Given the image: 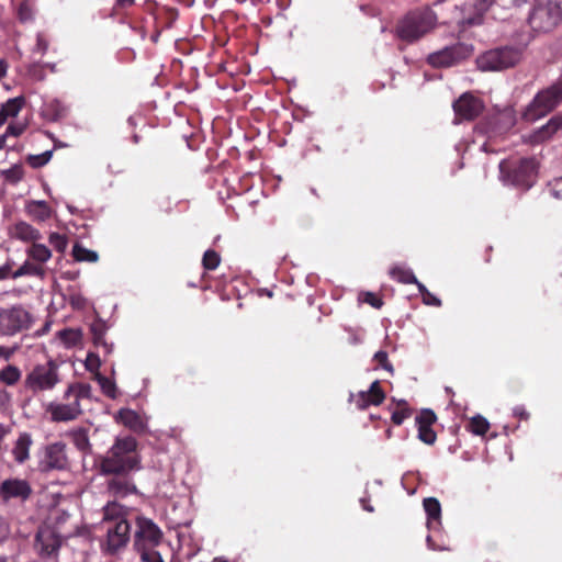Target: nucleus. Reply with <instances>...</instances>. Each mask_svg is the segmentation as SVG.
I'll return each instance as SVG.
<instances>
[{
  "label": "nucleus",
  "instance_id": "nucleus-59",
  "mask_svg": "<svg viewBox=\"0 0 562 562\" xmlns=\"http://www.w3.org/2000/svg\"><path fill=\"white\" fill-rule=\"evenodd\" d=\"M135 0H115V9H127L134 4Z\"/></svg>",
  "mask_w": 562,
  "mask_h": 562
},
{
  "label": "nucleus",
  "instance_id": "nucleus-2",
  "mask_svg": "<svg viewBox=\"0 0 562 562\" xmlns=\"http://www.w3.org/2000/svg\"><path fill=\"white\" fill-rule=\"evenodd\" d=\"M525 46L508 44L483 52L476 58L481 71H504L516 67L524 59Z\"/></svg>",
  "mask_w": 562,
  "mask_h": 562
},
{
  "label": "nucleus",
  "instance_id": "nucleus-60",
  "mask_svg": "<svg viewBox=\"0 0 562 562\" xmlns=\"http://www.w3.org/2000/svg\"><path fill=\"white\" fill-rule=\"evenodd\" d=\"M70 304H71L74 307L80 308V307H83V305H85V300H83L80 295H72V296L70 297Z\"/></svg>",
  "mask_w": 562,
  "mask_h": 562
},
{
  "label": "nucleus",
  "instance_id": "nucleus-28",
  "mask_svg": "<svg viewBox=\"0 0 562 562\" xmlns=\"http://www.w3.org/2000/svg\"><path fill=\"white\" fill-rule=\"evenodd\" d=\"M29 258L32 260L44 263L52 257V251L48 247L37 241H34L26 250Z\"/></svg>",
  "mask_w": 562,
  "mask_h": 562
},
{
  "label": "nucleus",
  "instance_id": "nucleus-41",
  "mask_svg": "<svg viewBox=\"0 0 562 562\" xmlns=\"http://www.w3.org/2000/svg\"><path fill=\"white\" fill-rule=\"evenodd\" d=\"M221 263V256L214 249H207L202 257V266L205 270H215Z\"/></svg>",
  "mask_w": 562,
  "mask_h": 562
},
{
  "label": "nucleus",
  "instance_id": "nucleus-63",
  "mask_svg": "<svg viewBox=\"0 0 562 562\" xmlns=\"http://www.w3.org/2000/svg\"><path fill=\"white\" fill-rule=\"evenodd\" d=\"M413 284H416V286H417V289H418L419 293L422 294V297L424 296V294H426L427 292H429V291L427 290V288H426L422 282H419L418 280H417V282H414Z\"/></svg>",
  "mask_w": 562,
  "mask_h": 562
},
{
  "label": "nucleus",
  "instance_id": "nucleus-9",
  "mask_svg": "<svg viewBox=\"0 0 562 562\" xmlns=\"http://www.w3.org/2000/svg\"><path fill=\"white\" fill-rule=\"evenodd\" d=\"M562 21V0H537L529 15V24L536 32H550Z\"/></svg>",
  "mask_w": 562,
  "mask_h": 562
},
{
  "label": "nucleus",
  "instance_id": "nucleus-55",
  "mask_svg": "<svg viewBox=\"0 0 562 562\" xmlns=\"http://www.w3.org/2000/svg\"><path fill=\"white\" fill-rule=\"evenodd\" d=\"M24 130L25 126L22 124H9L5 131V135L18 137L24 132Z\"/></svg>",
  "mask_w": 562,
  "mask_h": 562
},
{
  "label": "nucleus",
  "instance_id": "nucleus-13",
  "mask_svg": "<svg viewBox=\"0 0 562 562\" xmlns=\"http://www.w3.org/2000/svg\"><path fill=\"white\" fill-rule=\"evenodd\" d=\"M43 471L65 470L68 467L66 445L61 441L49 443L44 449V457L40 463Z\"/></svg>",
  "mask_w": 562,
  "mask_h": 562
},
{
  "label": "nucleus",
  "instance_id": "nucleus-16",
  "mask_svg": "<svg viewBox=\"0 0 562 562\" xmlns=\"http://www.w3.org/2000/svg\"><path fill=\"white\" fill-rule=\"evenodd\" d=\"M385 400V392L383 391L380 381L371 383L368 391H360L357 395L350 394L349 401H355L356 407L360 411L367 409L370 405H381Z\"/></svg>",
  "mask_w": 562,
  "mask_h": 562
},
{
  "label": "nucleus",
  "instance_id": "nucleus-4",
  "mask_svg": "<svg viewBox=\"0 0 562 562\" xmlns=\"http://www.w3.org/2000/svg\"><path fill=\"white\" fill-rule=\"evenodd\" d=\"M562 103V75L552 82L549 87L540 90L533 97L532 101L528 104L522 113V119L526 122H535Z\"/></svg>",
  "mask_w": 562,
  "mask_h": 562
},
{
  "label": "nucleus",
  "instance_id": "nucleus-42",
  "mask_svg": "<svg viewBox=\"0 0 562 562\" xmlns=\"http://www.w3.org/2000/svg\"><path fill=\"white\" fill-rule=\"evenodd\" d=\"M59 339L67 346H75L81 339V333L79 329L65 328L58 331Z\"/></svg>",
  "mask_w": 562,
  "mask_h": 562
},
{
  "label": "nucleus",
  "instance_id": "nucleus-6",
  "mask_svg": "<svg viewBox=\"0 0 562 562\" xmlns=\"http://www.w3.org/2000/svg\"><path fill=\"white\" fill-rule=\"evenodd\" d=\"M34 316L23 304H12L0 308V336L15 337L30 330Z\"/></svg>",
  "mask_w": 562,
  "mask_h": 562
},
{
  "label": "nucleus",
  "instance_id": "nucleus-5",
  "mask_svg": "<svg viewBox=\"0 0 562 562\" xmlns=\"http://www.w3.org/2000/svg\"><path fill=\"white\" fill-rule=\"evenodd\" d=\"M443 3L450 7L449 0H445ZM493 4L509 8L507 0H475L470 5L453 3L451 7L454 8V14L443 23H456L463 29L481 25L484 21V14Z\"/></svg>",
  "mask_w": 562,
  "mask_h": 562
},
{
  "label": "nucleus",
  "instance_id": "nucleus-36",
  "mask_svg": "<svg viewBox=\"0 0 562 562\" xmlns=\"http://www.w3.org/2000/svg\"><path fill=\"white\" fill-rule=\"evenodd\" d=\"M21 379V371L18 367L8 364L0 371V382L5 385H14Z\"/></svg>",
  "mask_w": 562,
  "mask_h": 562
},
{
  "label": "nucleus",
  "instance_id": "nucleus-32",
  "mask_svg": "<svg viewBox=\"0 0 562 562\" xmlns=\"http://www.w3.org/2000/svg\"><path fill=\"white\" fill-rule=\"evenodd\" d=\"M121 519H126L124 517V508L122 505L113 502V503H109L103 508V521L113 522V525H114L116 521H119Z\"/></svg>",
  "mask_w": 562,
  "mask_h": 562
},
{
  "label": "nucleus",
  "instance_id": "nucleus-35",
  "mask_svg": "<svg viewBox=\"0 0 562 562\" xmlns=\"http://www.w3.org/2000/svg\"><path fill=\"white\" fill-rule=\"evenodd\" d=\"M72 257L76 261L95 262L99 256L95 251L85 248L81 244L76 243L72 247Z\"/></svg>",
  "mask_w": 562,
  "mask_h": 562
},
{
  "label": "nucleus",
  "instance_id": "nucleus-45",
  "mask_svg": "<svg viewBox=\"0 0 562 562\" xmlns=\"http://www.w3.org/2000/svg\"><path fill=\"white\" fill-rule=\"evenodd\" d=\"M4 175L7 181L11 183H18L24 178V169L21 165H14L9 168Z\"/></svg>",
  "mask_w": 562,
  "mask_h": 562
},
{
  "label": "nucleus",
  "instance_id": "nucleus-20",
  "mask_svg": "<svg viewBox=\"0 0 562 562\" xmlns=\"http://www.w3.org/2000/svg\"><path fill=\"white\" fill-rule=\"evenodd\" d=\"M108 481V491L116 497H125L136 492V486L130 474H111Z\"/></svg>",
  "mask_w": 562,
  "mask_h": 562
},
{
  "label": "nucleus",
  "instance_id": "nucleus-40",
  "mask_svg": "<svg viewBox=\"0 0 562 562\" xmlns=\"http://www.w3.org/2000/svg\"><path fill=\"white\" fill-rule=\"evenodd\" d=\"M24 105V98L16 97L13 99H9L5 103L2 104L1 110L3 111L7 117H14L22 110Z\"/></svg>",
  "mask_w": 562,
  "mask_h": 562
},
{
  "label": "nucleus",
  "instance_id": "nucleus-11",
  "mask_svg": "<svg viewBox=\"0 0 562 562\" xmlns=\"http://www.w3.org/2000/svg\"><path fill=\"white\" fill-rule=\"evenodd\" d=\"M135 524L134 548L136 551L157 548L161 543L162 531L151 519L137 516Z\"/></svg>",
  "mask_w": 562,
  "mask_h": 562
},
{
  "label": "nucleus",
  "instance_id": "nucleus-25",
  "mask_svg": "<svg viewBox=\"0 0 562 562\" xmlns=\"http://www.w3.org/2000/svg\"><path fill=\"white\" fill-rule=\"evenodd\" d=\"M562 127V116H552L547 124L530 135L532 143H542L550 139Z\"/></svg>",
  "mask_w": 562,
  "mask_h": 562
},
{
  "label": "nucleus",
  "instance_id": "nucleus-33",
  "mask_svg": "<svg viewBox=\"0 0 562 562\" xmlns=\"http://www.w3.org/2000/svg\"><path fill=\"white\" fill-rule=\"evenodd\" d=\"M117 417L123 425L132 429H137L142 425L139 415L130 408L120 409Z\"/></svg>",
  "mask_w": 562,
  "mask_h": 562
},
{
  "label": "nucleus",
  "instance_id": "nucleus-22",
  "mask_svg": "<svg viewBox=\"0 0 562 562\" xmlns=\"http://www.w3.org/2000/svg\"><path fill=\"white\" fill-rule=\"evenodd\" d=\"M9 236L11 238L31 244L38 241L42 238L40 231L24 221H19L10 226Z\"/></svg>",
  "mask_w": 562,
  "mask_h": 562
},
{
  "label": "nucleus",
  "instance_id": "nucleus-57",
  "mask_svg": "<svg viewBox=\"0 0 562 562\" xmlns=\"http://www.w3.org/2000/svg\"><path fill=\"white\" fill-rule=\"evenodd\" d=\"M514 415L519 419L527 420L529 418V413L525 409L524 406H517L514 408Z\"/></svg>",
  "mask_w": 562,
  "mask_h": 562
},
{
  "label": "nucleus",
  "instance_id": "nucleus-62",
  "mask_svg": "<svg viewBox=\"0 0 562 562\" xmlns=\"http://www.w3.org/2000/svg\"><path fill=\"white\" fill-rule=\"evenodd\" d=\"M13 351L7 347L0 346V357L4 359H9L12 356Z\"/></svg>",
  "mask_w": 562,
  "mask_h": 562
},
{
  "label": "nucleus",
  "instance_id": "nucleus-50",
  "mask_svg": "<svg viewBox=\"0 0 562 562\" xmlns=\"http://www.w3.org/2000/svg\"><path fill=\"white\" fill-rule=\"evenodd\" d=\"M374 361L376 362L378 367L386 370L387 372L390 373H393V366L392 363L389 361V356H387V352L384 351V350H379L375 355H374Z\"/></svg>",
  "mask_w": 562,
  "mask_h": 562
},
{
  "label": "nucleus",
  "instance_id": "nucleus-52",
  "mask_svg": "<svg viewBox=\"0 0 562 562\" xmlns=\"http://www.w3.org/2000/svg\"><path fill=\"white\" fill-rule=\"evenodd\" d=\"M158 14L159 15L156 16V19H159L162 14L165 15L167 20V27H170L178 18V11L173 8H162Z\"/></svg>",
  "mask_w": 562,
  "mask_h": 562
},
{
  "label": "nucleus",
  "instance_id": "nucleus-34",
  "mask_svg": "<svg viewBox=\"0 0 562 562\" xmlns=\"http://www.w3.org/2000/svg\"><path fill=\"white\" fill-rule=\"evenodd\" d=\"M69 436L78 450L86 452L90 449V441L87 429H75L69 432Z\"/></svg>",
  "mask_w": 562,
  "mask_h": 562
},
{
  "label": "nucleus",
  "instance_id": "nucleus-46",
  "mask_svg": "<svg viewBox=\"0 0 562 562\" xmlns=\"http://www.w3.org/2000/svg\"><path fill=\"white\" fill-rule=\"evenodd\" d=\"M16 15L19 21L22 23L29 22L33 19V11L29 1L23 0L19 4Z\"/></svg>",
  "mask_w": 562,
  "mask_h": 562
},
{
  "label": "nucleus",
  "instance_id": "nucleus-39",
  "mask_svg": "<svg viewBox=\"0 0 562 562\" xmlns=\"http://www.w3.org/2000/svg\"><path fill=\"white\" fill-rule=\"evenodd\" d=\"M413 411L408 407V404L406 401L402 400L397 402L396 409L392 413L391 420L394 425H402L403 422L411 417Z\"/></svg>",
  "mask_w": 562,
  "mask_h": 562
},
{
  "label": "nucleus",
  "instance_id": "nucleus-43",
  "mask_svg": "<svg viewBox=\"0 0 562 562\" xmlns=\"http://www.w3.org/2000/svg\"><path fill=\"white\" fill-rule=\"evenodd\" d=\"M52 156L53 150H46L38 155H29L25 160L32 168L37 169L48 164Z\"/></svg>",
  "mask_w": 562,
  "mask_h": 562
},
{
  "label": "nucleus",
  "instance_id": "nucleus-3",
  "mask_svg": "<svg viewBox=\"0 0 562 562\" xmlns=\"http://www.w3.org/2000/svg\"><path fill=\"white\" fill-rule=\"evenodd\" d=\"M438 21L437 13L428 7L409 11L396 25V35L402 41L413 43L430 32Z\"/></svg>",
  "mask_w": 562,
  "mask_h": 562
},
{
  "label": "nucleus",
  "instance_id": "nucleus-48",
  "mask_svg": "<svg viewBox=\"0 0 562 562\" xmlns=\"http://www.w3.org/2000/svg\"><path fill=\"white\" fill-rule=\"evenodd\" d=\"M359 300L363 303L371 305L374 308H381L383 306V300L373 292H362L359 295Z\"/></svg>",
  "mask_w": 562,
  "mask_h": 562
},
{
  "label": "nucleus",
  "instance_id": "nucleus-56",
  "mask_svg": "<svg viewBox=\"0 0 562 562\" xmlns=\"http://www.w3.org/2000/svg\"><path fill=\"white\" fill-rule=\"evenodd\" d=\"M29 72H30L31 77L35 80L41 81V80H44V78H45V72H44L43 68L38 65H32L30 67Z\"/></svg>",
  "mask_w": 562,
  "mask_h": 562
},
{
  "label": "nucleus",
  "instance_id": "nucleus-1",
  "mask_svg": "<svg viewBox=\"0 0 562 562\" xmlns=\"http://www.w3.org/2000/svg\"><path fill=\"white\" fill-rule=\"evenodd\" d=\"M137 440L132 436L117 437L113 446L100 458L99 470L102 475L131 474L140 469Z\"/></svg>",
  "mask_w": 562,
  "mask_h": 562
},
{
  "label": "nucleus",
  "instance_id": "nucleus-10",
  "mask_svg": "<svg viewBox=\"0 0 562 562\" xmlns=\"http://www.w3.org/2000/svg\"><path fill=\"white\" fill-rule=\"evenodd\" d=\"M473 45L458 42L446 46L440 50L428 55L427 63L434 68H448L470 58L473 54Z\"/></svg>",
  "mask_w": 562,
  "mask_h": 562
},
{
  "label": "nucleus",
  "instance_id": "nucleus-21",
  "mask_svg": "<svg viewBox=\"0 0 562 562\" xmlns=\"http://www.w3.org/2000/svg\"><path fill=\"white\" fill-rule=\"evenodd\" d=\"M69 114V106L59 99L45 102L41 108V116L48 122H59Z\"/></svg>",
  "mask_w": 562,
  "mask_h": 562
},
{
  "label": "nucleus",
  "instance_id": "nucleus-49",
  "mask_svg": "<svg viewBox=\"0 0 562 562\" xmlns=\"http://www.w3.org/2000/svg\"><path fill=\"white\" fill-rule=\"evenodd\" d=\"M137 553L140 555L142 562H165L156 548H148L137 551Z\"/></svg>",
  "mask_w": 562,
  "mask_h": 562
},
{
  "label": "nucleus",
  "instance_id": "nucleus-44",
  "mask_svg": "<svg viewBox=\"0 0 562 562\" xmlns=\"http://www.w3.org/2000/svg\"><path fill=\"white\" fill-rule=\"evenodd\" d=\"M48 241L54 249L60 254H63L68 246L67 237L58 233H52L48 237Z\"/></svg>",
  "mask_w": 562,
  "mask_h": 562
},
{
  "label": "nucleus",
  "instance_id": "nucleus-7",
  "mask_svg": "<svg viewBox=\"0 0 562 562\" xmlns=\"http://www.w3.org/2000/svg\"><path fill=\"white\" fill-rule=\"evenodd\" d=\"M60 381L58 363L53 359H48L44 363L35 364L27 372L24 386L33 394H37L52 391Z\"/></svg>",
  "mask_w": 562,
  "mask_h": 562
},
{
  "label": "nucleus",
  "instance_id": "nucleus-17",
  "mask_svg": "<svg viewBox=\"0 0 562 562\" xmlns=\"http://www.w3.org/2000/svg\"><path fill=\"white\" fill-rule=\"evenodd\" d=\"M50 419L55 423L71 422L82 414L81 405L74 400L68 403H50L47 407Z\"/></svg>",
  "mask_w": 562,
  "mask_h": 562
},
{
  "label": "nucleus",
  "instance_id": "nucleus-24",
  "mask_svg": "<svg viewBox=\"0 0 562 562\" xmlns=\"http://www.w3.org/2000/svg\"><path fill=\"white\" fill-rule=\"evenodd\" d=\"M33 445V439L29 432H20L12 448L13 460L23 464L30 459V449Z\"/></svg>",
  "mask_w": 562,
  "mask_h": 562
},
{
  "label": "nucleus",
  "instance_id": "nucleus-12",
  "mask_svg": "<svg viewBox=\"0 0 562 562\" xmlns=\"http://www.w3.org/2000/svg\"><path fill=\"white\" fill-rule=\"evenodd\" d=\"M452 106L456 115L465 121L475 120L484 110L483 101L470 92L461 94Z\"/></svg>",
  "mask_w": 562,
  "mask_h": 562
},
{
  "label": "nucleus",
  "instance_id": "nucleus-18",
  "mask_svg": "<svg viewBox=\"0 0 562 562\" xmlns=\"http://www.w3.org/2000/svg\"><path fill=\"white\" fill-rule=\"evenodd\" d=\"M437 422L434 411L425 408L416 416V425L418 430V439L426 445H434L437 435L432 429V425Z\"/></svg>",
  "mask_w": 562,
  "mask_h": 562
},
{
  "label": "nucleus",
  "instance_id": "nucleus-14",
  "mask_svg": "<svg viewBox=\"0 0 562 562\" xmlns=\"http://www.w3.org/2000/svg\"><path fill=\"white\" fill-rule=\"evenodd\" d=\"M61 546V537L50 526H42L35 536V547L42 557L57 554Z\"/></svg>",
  "mask_w": 562,
  "mask_h": 562
},
{
  "label": "nucleus",
  "instance_id": "nucleus-61",
  "mask_svg": "<svg viewBox=\"0 0 562 562\" xmlns=\"http://www.w3.org/2000/svg\"><path fill=\"white\" fill-rule=\"evenodd\" d=\"M9 64L4 58L0 59V80L7 76Z\"/></svg>",
  "mask_w": 562,
  "mask_h": 562
},
{
  "label": "nucleus",
  "instance_id": "nucleus-15",
  "mask_svg": "<svg viewBox=\"0 0 562 562\" xmlns=\"http://www.w3.org/2000/svg\"><path fill=\"white\" fill-rule=\"evenodd\" d=\"M131 533V525L127 519H121L114 525L108 527L106 533V549L109 552L114 553L124 548Z\"/></svg>",
  "mask_w": 562,
  "mask_h": 562
},
{
  "label": "nucleus",
  "instance_id": "nucleus-8",
  "mask_svg": "<svg viewBox=\"0 0 562 562\" xmlns=\"http://www.w3.org/2000/svg\"><path fill=\"white\" fill-rule=\"evenodd\" d=\"M537 161L535 158H517L504 160L499 165L502 175L515 187L529 189L537 176Z\"/></svg>",
  "mask_w": 562,
  "mask_h": 562
},
{
  "label": "nucleus",
  "instance_id": "nucleus-37",
  "mask_svg": "<svg viewBox=\"0 0 562 562\" xmlns=\"http://www.w3.org/2000/svg\"><path fill=\"white\" fill-rule=\"evenodd\" d=\"M390 276L392 279L403 284H412L414 282H417V278L415 277L413 271L402 267H393L390 270Z\"/></svg>",
  "mask_w": 562,
  "mask_h": 562
},
{
  "label": "nucleus",
  "instance_id": "nucleus-26",
  "mask_svg": "<svg viewBox=\"0 0 562 562\" xmlns=\"http://www.w3.org/2000/svg\"><path fill=\"white\" fill-rule=\"evenodd\" d=\"M90 333L92 335L93 344L97 348L103 349V355L109 356L112 352L113 346L105 340L106 326L102 321H97L91 324Z\"/></svg>",
  "mask_w": 562,
  "mask_h": 562
},
{
  "label": "nucleus",
  "instance_id": "nucleus-54",
  "mask_svg": "<svg viewBox=\"0 0 562 562\" xmlns=\"http://www.w3.org/2000/svg\"><path fill=\"white\" fill-rule=\"evenodd\" d=\"M423 302L424 304L426 305H429V306H436V307H439L441 306V300L438 299L436 295H434L432 293L430 292H427L426 294H424L423 296Z\"/></svg>",
  "mask_w": 562,
  "mask_h": 562
},
{
  "label": "nucleus",
  "instance_id": "nucleus-27",
  "mask_svg": "<svg viewBox=\"0 0 562 562\" xmlns=\"http://www.w3.org/2000/svg\"><path fill=\"white\" fill-rule=\"evenodd\" d=\"M92 396V387L89 383L75 382L68 385L64 393V398L69 401L72 398L80 404L81 400H90Z\"/></svg>",
  "mask_w": 562,
  "mask_h": 562
},
{
  "label": "nucleus",
  "instance_id": "nucleus-51",
  "mask_svg": "<svg viewBox=\"0 0 562 562\" xmlns=\"http://www.w3.org/2000/svg\"><path fill=\"white\" fill-rule=\"evenodd\" d=\"M11 535V526L9 520L0 515V544L5 542Z\"/></svg>",
  "mask_w": 562,
  "mask_h": 562
},
{
  "label": "nucleus",
  "instance_id": "nucleus-58",
  "mask_svg": "<svg viewBox=\"0 0 562 562\" xmlns=\"http://www.w3.org/2000/svg\"><path fill=\"white\" fill-rule=\"evenodd\" d=\"M11 266L9 263L0 267V281L11 277Z\"/></svg>",
  "mask_w": 562,
  "mask_h": 562
},
{
  "label": "nucleus",
  "instance_id": "nucleus-38",
  "mask_svg": "<svg viewBox=\"0 0 562 562\" xmlns=\"http://www.w3.org/2000/svg\"><path fill=\"white\" fill-rule=\"evenodd\" d=\"M467 428L474 435L483 436L488 431L490 423L485 417L481 415H475L470 419Z\"/></svg>",
  "mask_w": 562,
  "mask_h": 562
},
{
  "label": "nucleus",
  "instance_id": "nucleus-23",
  "mask_svg": "<svg viewBox=\"0 0 562 562\" xmlns=\"http://www.w3.org/2000/svg\"><path fill=\"white\" fill-rule=\"evenodd\" d=\"M26 215L36 223H43L53 215V209L46 201L31 200L25 204Z\"/></svg>",
  "mask_w": 562,
  "mask_h": 562
},
{
  "label": "nucleus",
  "instance_id": "nucleus-19",
  "mask_svg": "<svg viewBox=\"0 0 562 562\" xmlns=\"http://www.w3.org/2000/svg\"><path fill=\"white\" fill-rule=\"evenodd\" d=\"M32 488L25 480L8 479L0 484V498L8 502L11 498L22 501L30 497Z\"/></svg>",
  "mask_w": 562,
  "mask_h": 562
},
{
  "label": "nucleus",
  "instance_id": "nucleus-64",
  "mask_svg": "<svg viewBox=\"0 0 562 562\" xmlns=\"http://www.w3.org/2000/svg\"><path fill=\"white\" fill-rule=\"evenodd\" d=\"M413 284H416V286H417V289H418L419 293L422 294V297L424 296V294H426L427 292H429V291L427 290V288H426L422 282H419L418 280H417V282H414Z\"/></svg>",
  "mask_w": 562,
  "mask_h": 562
},
{
  "label": "nucleus",
  "instance_id": "nucleus-31",
  "mask_svg": "<svg viewBox=\"0 0 562 562\" xmlns=\"http://www.w3.org/2000/svg\"><path fill=\"white\" fill-rule=\"evenodd\" d=\"M94 380L99 383L101 391L105 396L112 400H115L119 396V391L113 380L102 375L100 372H97Z\"/></svg>",
  "mask_w": 562,
  "mask_h": 562
},
{
  "label": "nucleus",
  "instance_id": "nucleus-29",
  "mask_svg": "<svg viewBox=\"0 0 562 562\" xmlns=\"http://www.w3.org/2000/svg\"><path fill=\"white\" fill-rule=\"evenodd\" d=\"M45 273L46 271L43 266L25 261L18 270L12 272L11 278L18 279L23 276H34L43 279Z\"/></svg>",
  "mask_w": 562,
  "mask_h": 562
},
{
  "label": "nucleus",
  "instance_id": "nucleus-53",
  "mask_svg": "<svg viewBox=\"0 0 562 562\" xmlns=\"http://www.w3.org/2000/svg\"><path fill=\"white\" fill-rule=\"evenodd\" d=\"M48 45L49 44H48V41L46 40V37L40 33L36 36V44L34 47V52H36L41 55H44L48 49Z\"/></svg>",
  "mask_w": 562,
  "mask_h": 562
},
{
  "label": "nucleus",
  "instance_id": "nucleus-47",
  "mask_svg": "<svg viewBox=\"0 0 562 562\" xmlns=\"http://www.w3.org/2000/svg\"><path fill=\"white\" fill-rule=\"evenodd\" d=\"M85 367L89 372H91L95 375L97 372H99V369L101 367L100 356L94 352H88L86 361H85Z\"/></svg>",
  "mask_w": 562,
  "mask_h": 562
},
{
  "label": "nucleus",
  "instance_id": "nucleus-30",
  "mask_svg": "<svg viewBox=\"0 0 562 562\" xmlns=\"http://www.w3.org/2000/svg\"><path fill=\"white\" fill-rule=\"evenodd\" d=\"M424 509L427 514L428 525L432 521H439L441 517V505L435 497H427L423 501Z\"/></svg>",
  "mask_w": 562,
  "mask_h": 562
}]
</instances>
